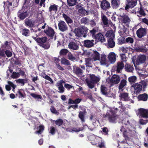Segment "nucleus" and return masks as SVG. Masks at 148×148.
Returning a JSON list of instances; mask_svg holds the SVG:
<instances>
[{
    "instance_id": "30",
    "label": "nucleus",
    "mask_w": 148,
    "mask_h": 148,
    "mask_svg": "<svg viewBox=\"0 0 148 148\" xmlns=\"http://www.w3.org/2000/svg\"><path fill=\"white\" fill-rule=\"evenodd\" d=\"M138 98L139 100H142L144 101H146L148 98V95L147 94L144 93L139 95Z\"/></svg>"
},
{
    "instance_id": "24",
    "label": "nucleus",
    "mask_w": 148,
    "mask_h": 148,
    "mask_svg": "<svg viewBox=\"0 0 148 148\" xmlns=\"http://www.w3.org/2000/svg\"><path fill=\"white\" fill-rule=\"evenodd\" d=\"M58 5L55 4L51 5L49 8V12H53L56 13L58 11Z\"/></svg>"
},
{
    "instance_id": "6",
    "label": "nucleus",
    "mask_w": 148,
    "mask_h": 148,
    "mask_svg": "<svg viewBox=\"0 0 148 148\" xmlns=\"http://www.w3.org/2000/svg\"><path fill=\"white\" fill-rule=\"evenodd\" d=\"M44 32L47 36L51 39L53 38L54 36H56L55 35L56 32L54 30L48 25L46 26V27L44 30Z\"/></svg>"
},
{
    "instance_id": "33",
    "label": "nucleus",
    "mask_w": 148,
    "mask_h": 148,
    "mask_svg": "<svg viewBox=\"0 0 148 148\" xmlns=\"http://www.w3.org/2000/svg\"><path fill=\"white\" fill-rule=\"evenodd\" d=\"M63 17L64 18L65 20L67 23H71L73 22L72 20L66 14L64 13L62 14Z\"/></svg>"
},
{
    "instance_id": "57",
    "label": "nucleus",
    "mask_w": 148,
    "mask_h": 148,
    "mask_svg": "<svg viewBox=\"0 0 148 148\" xmlns=\"http://www.w3.org/2000/svg\"><path fill=\"white\" fill-rule=\"evenodd\" d=\"M8 83L12 88V91L14 92V89L16 87V86L14 85L12 82L10 81H8Z\"/></svg>"
},
{
    "instance_id": "23",
    "label": "nucleus",
    "mask_w": 148,
    "mask_h": 148,
    "mask_svg": "<svg viewBox=\"0 0 148 148\" xmlns=\"http://www.w3.org/2000/svg\"><path fill=\"white\" fill-rule=\"evenodd\" d=\"M119 77L116 75H114L110 79V82L112 83L117 84L119 82Z\"/></svg>"
},
{
    "instance_id": "21",
    "label": "nucleus",
    "mask_w": 148,
    "mask_h": 148,
    "mask_svg": "<svg viewBox=\"0 0 148 148\" xmlns=\"http://www.w3.org/2000/svg\"><path fill=\"white\" fill-rule=\"evenodd\" d=\"M100 63L101 65H104L106 67L108 66L109 64L106 61V55L104 54L101 55Z\"/></svg>"
},
{
    "instance_id": "61",
    "label": "nucleus",
    "mask_w": 148,
    "mask_h": 148,
    "mask_svg": "<svg viewBox=\"0 0 148 148\" xmlns=\"http://www.w3.org/2000/svg\"><path fill=\"white\" fill-rule=\"evenodd\" d=\"M140 124L142 125H145L148 122V120H143L141 119L140 120Z\"/></svg>"
},
{
    "instance_id": "12",
    "label": "nucleus",
    "mask_w": 148,
    "mask_h": 148,
    "mask_svg": "<svg viewBox=\"0 0 148 148\" xmlns=\"http://www.w3.org/2000/svg\"><path fill=\"white\" fill-rule=\"evenodd\" d=\"M100 7L102 9L106 10L110 8V3L106 0H103L101 2Z\"/></svg>"
},
{
    "instance_id": "40",
    "label": "nucleus",
    "mask_w": 148,
    "mask_h": 148,
    "mask_svg": "<svg viewBox=\"0 0 148 148\" xmlns=\"http://www.w3.org/2000/svg\"><path fill=\"white\" fill-rule=\"evenodd\" d=\"M118 1L116 0H111V4L113 8H117L119 6Z\"/></svg>"
},
{
    "instance_id": "49",
    "label": "nucleus",
    "mask_w": 148,
    "mask_h": 148,
    "mask_svg": "<svg viewBox=\"0 0 148 148\" xmlns=\"http://www.w3.org/2000/svg\"><path fill=\"white\" fill-rule=\"evenodd\" d=\"M84 129V127H72L71 129L72 131L75 132H79L80 131H82Z\"/></svg>"
},
{
    "instance_id": "7",
    "label": "nucleus",
    "mask_w": 148,
    "mask_h": 148,
    "mask_svg": "<svg viewBox=\"0 0 148 148\" xmlns=\"http://www.w3.org/2000/svg\"><path fill=\"white\" fill-rule=\"evenodd\" d=\"M79 108L83 111H80L79 112L78 116L79 118L81 120L82 123H84L85 121V115L86 113V109L81 106H79Z\"/></svg>"
},
{
    "instance_id": "59",
    "label": "nucleus",
    "mask_w": 148,
    "mask_h": 148,
    "mask_svg": "<svg viewBox=\"0 0 148 148\" xmlns=\"http://www.w3.org/2000/svg\"><path fill=\"white\" fill-rule=\"evenodd\" d=\"M5 54L9 58L12 56V53L9 50H6L5 51Z\"/></svg>"
},
{
    "instance_id": "62",
    "label": "nucleus",
    "mask_w": 148,
    "mask_h": 148,
    "mask_svg": "<svg viewBox=\"0 0 148 148\" xmlns=\"http://www.w3.org/2000/svg\"><path fill=\"white\" fill-rule=\"evenodd\" d=\"M116 72L118 73H120V62H119L117 64V66H116Z\"/></svg>"
},
{
    "instance_id": "16",
    "label": "nucleus",
    "mask_w": 148,
    "mask_h": 148,
    "mask_svg": "<svg viewBox=\"0 0 148 148\" xmlns=\"http://www.w3.org/2000/svg\"><path fill=\"white\" fill-rule=\"evenodd\" d=\"M132 87L134 88V93L136 94H138L140 93V92L142 90V86L138 84H133Z\"/></svg>"
},
{
    "instance_id": "38",
    "label": "nucleus",
    "mask_w": 148,
    "mask_h": 148,
    "mask_svg": "<svg viewBox=\"0 0 148 148\" xmlns=\"http://www.w3.org/2000/svg\"><path fill=\"white\" fill-rule=\"evenodd\" d=\"M125 70L128 72H132L134 69L132 66L127 64L125 66Z\"/></svg>"
},
{
    "instance_id": "1",
    "label": "nucleus",
    "mask_w": 148,
    "mask_h": 148,
    "mask_svg": "<svg viewBox=\"0 0 148 148\" xmlns=\"http://www.w3.org/2000/svg\"><path fill=\"white\" fill-rule=\"evenodd\" d=\"M116 108H112L108 110L106 114H103V116L106 120H107L110 123H116L119 119V115L116 114L118 111Z\"/></svg>"
},
{
    "instance_id": "36",
    "label": "nucleus",
    "mask_w": 148,
    "mask_h": 148,
    "mask_svg": "<svg viewBox=\"0 0 148 148\" xmlns=\"http://www.w3.org/2000/svg\"><path fill=\"white\" fill-rule=\"evenodd\" d=\"M53 123H54L56 125L58 126H61L63 123V120L62 119H58L56 120H53Z\"/></svg>"
},
{
    "instance_id": "27",
    "label": "nucleus",
    "mask_w": 148,
    "mask_h": 148,
    "mask_svg": "<svg viewBox=\"0 0 148 148\" xmlns=\"http://www.w3.org/2000/svg\"><path fill=\"white\" fill-rule=\"evenodd\" d=\"M101 20L103 24L107 26L109 23V20L106 16L103 15L101 16Z\"/></svg>"
},
{
    "instance_id": "39",
    "label": "nucleus",
    "mask_w": 148,
    "mask_h": 148,
    "mask_svg": "<svg viewBox=\"0 0 148 148\" xmlns=\"http://www.w3.org/2000/svg\"><path fill=\"white\" fill-rule=\"evenodd\" d=\"M78 12L80 14H81L82 15H84L86 14V15H88V12L86 10L83 8L79 9L78 10Z\"/></svg>"
},
{
    "instance_id": "4",
    "label": "nucleus",
    "mask_w": 148,
    "mask_h": 148,
    "mask_svg": "<svg viewBox=\"0 0 148 148\" xmlns=\"http://www.w3.org/2000/svg\"><path fill=\"white\" fill-rule=\"evenodd\" d=\"M88 29L85 26H81L76 29L75 31V35L78 37L86 38L87 36Z\"/></svg>"
},
{
    "instance_id": "5",
    "label": "nucleus",
    "mask_w": 148,
    "mask_h": 148,
    "mask_svg": "<svg viewBox=\"0 0 148 148\" xmlns=\"http://www.w3.org/2000/svg\"><path fill=\"white\" fill-rule=\"evenodd\" d=\"M38 45L45 49H48L50 46V43L47 42V38L46 37H38L35 40Z\"/></svg>"
},
{
    "instance_id": "9",
    "label": "nucleus",
    "mask_w": 148,
    "mask_h": 148,
    "mask_svg": "<svg viewBox=\"0 0 148 148\" xmlns=\"http://www.w3.org/2000/svg\"><path fill=\"white\" fill-rule=\"evenodd\" d=\"M95 43V42L94 40H85L83 42L84 46L86 48H91L94 46V45Z\"/></svg>"
},
{
    "instance_id": "34",
    "label": "nucleus",
    "mask_w": 148,
    "mask_h": 148,
    "mask_svg": "<svg viewBox=\"0 0 148 148\" xmlns=\"http://www.w3.org/2000/svg\"><path fill=\"white\" fill-rule=\"evenodd\" d=\"M21 33L23 35L25 36H28L29 35V30L26 28L23 29L21 32Z\"/></svg>"
},
{
    "instance_id": "3",
    "label": "nucleus",
    "mask_w": 148,
    "mask_h": 148,
    "mask_svg": "<svg viewBox=\"0 0 148 148\" xmlns=\"http://www.w3.org/2000/svg\"><path fill=\"white\" fill-rule=\"evenodd\" d=\"M90 138L92 145H96L99 148H106L105 142L101 138L92 136H90Z\"/></svg>"
},
{
    "instance_id": "37",
    "label": "nucleus",
    "mask_w": 148,
    "mask_h": 148,
    "mask_svg": "<svg viewBox=\"0 0 148 148\" xmlns=\"http://www.w3.org/2000/svg\"><path fill=\"white\" fill-rule=\"evenodd\" d=\"M28 82V79L27 78L25 79H19L16 80L17 83H21L22 84V86H24L25 83H27Z\"/></svg>"
},
{
    "instance_id": "44",
    "label": "nucleus",
    "mask_w": 148,
    "mask_h": 148,
    "mask_svg": "<svg viewBox=\"0 0 148 148\" xmlns=\"http://www.w3.org/2000/svg\"><path fill=\"white\" fill-rule=\"evenodd\" d=\"M67 1L69 6H73L76 5L77 0H67Z\"/></svg>"
},
{
    "instance_id": "48",
    "label": "nucleus",
    "mask_w": 148,
    "mask_h": 148,
    "mask_svg": "<svg viewBox=\"0 0 148 148\" xmlns=\"http://www.w3.org/2000/svg\"><path fill=\"white\" fill-rule=\"evenodd\" d=\"M61 63L62 64L69 65H70L69 61L68 60L65 59V58L62 59Z\"/></svg>"
},
{
    "instance_id": "31",
    "label": "nucleus",
    "mask_w": 148,
    "mask_h": 148,
    "mask_svg": "<svg viewBox=\"0 0 148 148\" xmlns=\"http://www.w3.org/2000/svg\"><path fill=\"white\" fill-rule=\"evenodd\" d=\"M121 99L125 101H128L129 97L128 94L127 93H122L121 94Z\"/></svg>"
},
{
    "instance_id": "19",
    "label": "nucleus",
    "mask_w": 148,
    "mask_h": 148,
    "mask_svg": "<svg viewBox=\"0 0 148 148\" xmlns=\"http://www.w3.org/2000/svg\"><path fill=\"white\" fill-rule=\"evenodd\" d=\"M139 112L142 117L148 119V109H140Z\"/></svg>"
},
{
    "instance_id": "54",
    "label": "nucleus",
    "mask_w": 148,
    "mask_h": 148,
    "mask_svg": "<svg viewBox=\"0 0 148 148\" xmlns=\"http://www.w3.org/2000/svg\"><path fill=\"white\" fill-rule=\"evenodd\" d=\"M128 80L130 82H135L136 81V77L135 76H132L129 78Z\"/></svg>"
},
{
    "instance_id": "22",
    "label": "nucleus",
    "mask_w": 148,
    "mask_h": 148,
    "mask_svg": "<svg viewBox=\"0 0 148 148\" xmlns=\"http://www.w3.org/2000/svg\"><path fill=\"white\" fill-rule=\"evenodd\" d=\"M68 47L70 49L73 50H77L79 48L77 44L73 41L69 43Z\"/></svg>"
},
{
    "instance_id": "15",
    "label": "nucleus",
    "mask_w": 148,
    "mask_h": 148,
    "mask_svg": "<svg viewBox=\"0 0 148 148\" xmlns=\"http://www.w3.org/2000/svg\"><path fill=\"white\" fill-rule=\"evenodd\" d=\"M137 3V0H128L127 4L126 5L125 9L127 10L129 8H132L135 6Z\"/></svg>"
},
{
    "instance_id": "35",
    "label": "nucleus",
    "mask_w": 148,
    "mask_h": 148,
    "mask_svg": "<svg viewBox=\"0 0 148 148\" xmlns=\"http://www.w3.org/2000/svg\"><path fill=\"white\" fill-rule=\"evenodd\" d=\"M25 25L26 26L32 27L33 25L32 21L30 19L26 18L25 21Z\"/></svg>"
},
{
    "instance_id": "11",
    "label": "nucleus",
    "mask_w": 148,
    "mask_h": 148,
    "mask_svg": "<svg viewBox=\"0 0 148 148\" xmlns=\"http://www.w3.org/2000/svg\"><path fill=\"white\" fill-rule=\"evenodd\" d=\"M108 59L110 64H113L116 61V56L113 52L110 53L108 56Z\"/></svg>"
},
{
    "instance_id": "55",
    "label": "nucleus",
    "mask_w": 148,
    "mask_h": 148,
    "mask_svg": "<svg viewBox=\"0 0 148 148\" xmlns=\"http://www.w3.org/2000/svg\"><path fill=\"white\" fill-rule=\"evenodd\" d=\"M88 18L87 17H83L81 19V23H82L87 24L88 23Z\"/></svg>"
},
{
    "instance_id": "51",
    "label": "nucleus",
    "mask_w": 148,
    "mask_h": 148,
    "mask_svg": "<svg viewBox=\"0 0 148 148\" xmlns=\"http://www.w3.org/2000/svg\"><path fill=\"white\" fill-rule=\"evenodd\" d=\"M68 58L69 60L72 61H74L76 59L75 57L70 52L68 53Z\"/></svg>"
},
{
    "instance_id": "47",
    "label": "nucleus",
    "mask_w": 148,
    "mask_h": 148,
    "mask_svg": "<svg viewBox=\"0 0 148 148\" xmlns=\"http://www.w3.org/2000/svg\"><path fill=\"white\" fill-rule=\"evenodd\" d=\"M90 35H92V37H94L95 36V34L98 32V29L96 27L94 28L92 30L89 31Z\"/></svg>"
},
{
    "instance_id": "32",
    "label": "nucleus",
    "mask_w": 148,
    "mask_h": 148,
    "mask_svg": "<svg viewBox=\"0 0 148 148\" xmlns=\"http://www.w3.org/2000/svg\"><path fill=\"white\" fill-rule=\"evenodd\" d=\"M40 76L42 77L45 78V79L47 80L50 81L51 83L53 84V81L51 78L48 75H47L45 73L41 74Z\"/></svg>"
},
{
    "instance_id": "13",
    "label": "nucleus",
    "mask_w": 148,
    "mask_h": 148,
    "mask_svg": "<svg viewBox=\"0 0 148 148\" xmlns=\"http://www.w3.org/2000/svg\"><path fill=\"white\" fill-rule=\"evenodd\" d=\"M18 17L20 19L23 20L26 18L28 15L27 11H23V10H20L17 13Z\"/></svg>"
},
{
    "instance_id": "46",
    "label": "nucleus",
    "mask_w": 148,
    "mask_h": 148,
    "mask_svg": "<svg viewBox=\"0 0 148 148\" xmlns=\"http://www.w3.org/2000/svg\"><path fill=\"white\" fill-rule=\"evenodd\" d=\"M30 94L33 97L37 99H41L42 98V97L40 95H37L34 93H30Z\"/></svg>"
},
{
    "instance_id": "60",
    "label": "nucleus",
    "mask_w": 148,
    "mask_h": 148,
    "mask_svg": "<svg viewBox=\"0 0 148 148\" xmlns=\"http://www.w3.org/2000/svg\"><path fill=\"white\" fill-rule=\"evenodd\" d=\"M126 43H130L131 44L133 43L134 42V40L133 38L131 37H128L126 38Z\"/></svg>"
},
{
    "instance_id": "43",
    "label": "nucleus",
    "mask_w": 148,
    "mask_h": 148,
    "mask_svg": "<svg viewBox=\"0 0 148 148\" xmlns=\"http://www.w3.org/2000/svg\"><path fill=\"white\" fill-rule=\"evenodd\" d=\"M69 51L65 49H62L60 51V54L61 56H65L68 53H69Z\"/></svg>"
},
{
    "instance_id": "63",
    "label": "nucleus",
    "mask_w": 148,
    "mask_h": 148,
    "mask_svg": "<svg viewBox=\"0 0 148 148\" xmlns=\"http://www.w3.org/2000/svg\"><path fill=\"white\" fill-rule=\"evenodd\" d=\"M126 84V80L125 79H123L121 82V88L124 87Z\"/></svg>"
},
{
    "instance_id": "20",
    "label": "nucleus",
    "mask_w": 148,
    "mask_h": 148,
    "mask_svg": "<svg viewBox=\"0 0 148 148\" xmlns=\"http://www.w3.org/2000/svg\"><path fill=\"white\" fill-rule=\"evenodd\" d=\"M146 59V57L144 55L139 56L136 60V64H139L140 63H144Z\"/></svg>"
},
{
    "instance_id": "64",
    "label": "nucleus",
    "mask_w": 148,
    "mask_h": 148,
    "mask_svg": "<svg viewBox=\"0 0 148 148\" xmlns=\"http://www.w3.org/2000/svg\"><path fill=\"white\" fill-rule=\"evenodd\" d=\"M65 82L62 80H61L60 81H58L57 83V86L58 87L63 86V84Z\"/></svg>"
},
{
    "instance_id": "29",
    "label": "nucleus",
    "mask_w": 148,
    "mask_h": 148,
    "mask_svg": "<svg viewBox=\"0 0 148 148\" xmlns=\"http://www.w3.org/2000/svg\"><path fill=\"white\" fill-rule=\"evenodd\" d=\"M101 93L105 95L108 94L107 90L108 89L105 85H101Z\"/></svg>"
},
{
    "instance_id": "14",
    "label": "nucleus",
    "mask_w": 148,
    "mask_h": 148,
    "mask_svg": "<svg viewBox=\"0 0 148 148\" xmlns=\"http://www.w3.org/2000/svg\"><path fill=\"white\" fill-rule=\"evenodd\" d=\"M96 41L97 42H104L106 41L103 35L100 33H98L95 36Z\"/></svg>"
},
{
    "instance_id": "18",
    "label": "nucleus",
    "mask_w": 148,
    "mask_h": 148,
    "mask_svg": "<svg viewBox=\"0 0 148 148\" xmlns=\"http://www.w3.org/2000/svg\"><path fill=\"white\" fill-rule=\"evenodd\" d=\"M73 70L74 73L77 75L81 76L83 74V71L78 67L73 66Z\"/></svg>"
},
{
    "instance_id": "28",
    "label": "nucleus",
    "mask_w": 148,
    "mask_h": 148,
    "mask_svg": "<svg viewBox=\"0 0 148 148\" xmlns=\"http://www.w3.org/2000/svg\"><path fill=\"white\" fill-rule=\"evenodd\" d=\"M93 59L95 61L99 60L100 59V54L96 51H94L93 53L92 54Z\"/></svg>"
},
{
    "instance_id": "58",
    "label": "nucleus",
    "mask_w": 148,
    "mask_h": 148,
    "mask_svg": "<svg viewBox=\"0 0 148 148\" xmlns=\"http://www.w3.org/2000/svg\"><path fill=\"white\" fill-rule=\"evenodd\" d=\"M5 51L4 49H0V56L5 58Z\"/></svg>"
},
{
    "instance_id": "53",
    "label": "nucleus",
    "mask_w": 148,
    "mask_h": 148,
    "mask_svg": "<svg viewBox=\"0 0 148 148\" xmlns=\"http://www.w3.org/2000/svg\"><path fill=\"white\" fill-rule=\"evenodd\" d=\"M50 109L51 112L53 113L57 114V115L59 114V112L56 110L53 106L51 107Z\"/></svg>"
},
{
    "instance_id": "2",
    "label": "nucleus",
    "mask_w": 148,
    "mask_h": 148,
    "mask_svg": "<svg viewBox=\"0 0 148 148\" xmlns=\"http://www.w3.org/2000/svg\"><path fill=\"white\" fill-rule=\"evenodd\" d=\"M90 79L87 78L85 79V81L89 88L92 89L95 86V84L98 83L100 78L99 77L96 76L94 74H89Z\"/></svg>"
},
{
    "instance_id": "56",
    "label": "nucleus",
    "mask_w": 148,
    "mask_h": 148,
    "mask_svg": "<svg viewBox=\"0 0 148 148\" xmlns=\"http://www.w3.org/2000/svg\"><path fill=\"white\" fill-rule=\"evenodd\" d=\"M56 129L53 127H51L50 128V133L52 135H54L56 133Z\"/></svg>"
},
{
    "instance_id": "42",
    "label": "nucleus",
    "mask_w": 148,
    "mask_h": 148,
    "mask_svg": "<svg viewBox=\"0 0 148 148\" xmlns=\"http://www.w3.org/2000/svg\"><path fill=\"white\" fill-rule=\"evenodd\" d=\"M93 61L92 60L91 58H86L85 62L87 66L88 67L91 66L90 65L91 64V62Z\"/></svg>"
},
{
    "instance_id": "8",
    "label": "nucleus",
    "mask_w": 148,
    "mask_h": 148,
    "mask_svg": "<svg viewBox=\"0 0 148 148\" xmlns=\"http://www.w3.org/2000/svg\"><path fill=\"white\" fill-rule=\"evenodd\" d=\"M59 29L62 32H64L68 29V27L66 23L63 21H60L58 24Z\"/></svg>"
},
{
    "instance_id": "50",
    "label": "nucleus",
    "mask_w": 148,
    "mask_h": 148,
    "mask_svg": "<svg viewBox=\"0 0 148 148\" xmlns=\"http://www.w3.org/2000/svg\"><path fill=\"white\" fill-rule=\"evenodd\" d=\"M101 129L102 130L101 132L102 134L105 135H108V130L107 127H104L103 128H102Z\"/></svg>"
},
{
    "instance_id": "17",
    "label": "nucleus",
    "mask_w": 148,
    "mask_h": 148,
    "mask_svg": "<svg viewBox=\"0 0 148 148\" xmlns=\"http://www.w3.org/2000/svg\"><path fill=\"white\" fill-rule=\"evenodd\" d=\"M15 95L16 97H18L19 98H25L26 97L24 91L23 89H19Z\"/></svg>"
},
{
    "instance_id": "25",
    "label": "nucleus",
    "mask_w": 148,
    "mask_h": 148,
    "mask_svg": "<svg viewBox=\"0 0 148 148\" xmlns=\"http://www.w3.org/2000/svg\"><path fill=\"white\" fill-rule=\"evenodd\" d=\"M106 37H108V39L112 38L114 39L115 35L112 30L108 31L105 34Z\"/></svg>"
},
{
    "instance_id": "26",
    "label": "nucleus",
    "mask_w": 148,
    "mask_h": 148,
    "mask_svg": "<svg viewBox=\"0 0 148 148\" xmlns=\"http://www.w3.org/2000/svg\"><path fill=\"white\" fill-rule=\"evenodd\" d=\"M108 47L113 48L115 46V42L114 41V39L110 38L108 39Z\"/></svg>"
},
{
    "instance_id": "41",
    "label": "nucleus",
    "mask_w": 148,
    "mask_h": 148,
    "mask_svg": "<svg viewBox=\"0 0 148 148\" xmlns=\"http://www.w3.org/2000/svg\"><path fill=\"white\" fill-rule=\"evenodd\" d=\"M39 129L38 130L36 131L35 132L36 133L41 134L43 131L44 129V126L43 125H40L38 127H37V129Z\"/></svg>"
},
{
    "instance_id": "10",
    "label": "nucleus",
    "mask_w": 148,
    "mask_h": 148,
    "mask_svg": "<svg viewBox=\"0 0 148 148\" xmlns=\"http://www.w3.org/2000/svg\"><path fill=\"white\" fill-rule=\"evenodd\" d=\"M147 31L145 28L141 27L137 31L136 34L138 38H141L146 35Z\"/></svg>"
},
{
    "instance_id": "45",
    "label": "nucleus",
    "mask_w": 148,
    "mask_h": 148,
    "mask_svg": "<svg viewBox=\"0 0 148 148\" xmlns=\"http://www.w3.org/2000/svg\"><path fill=\"white\" fill-rule=\"evenodd\" d=\"M122 17H123V23H127L130 22V18L127 15L125 14L122 16Z\"/></svg>"
},
{
    "instance_id": "52",
    "label": "nucleus",
    "mask_w": 148,
    "mask_h": 148,
    "mask_svg": "<svg viewBox=\"0 0 148 148\" xmlns=\"http://www.w3.org/2000/svg\"><path fill=\"white\" fill-rule=\"evenodd\" d=\"M20 76L19 74L18 73L13 72L11 76V77L12 78L15 79L19 77Z\"/></svg>"
}]
</instances>
